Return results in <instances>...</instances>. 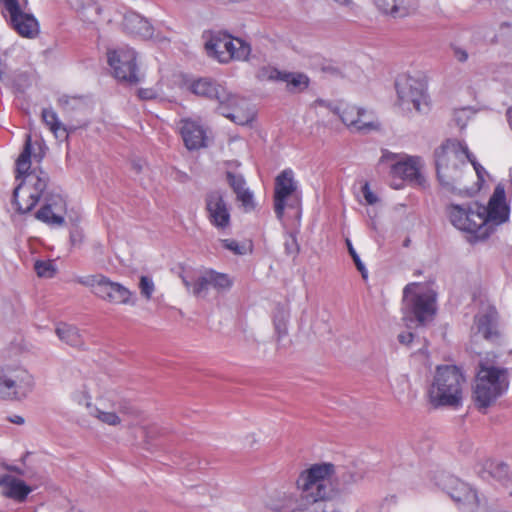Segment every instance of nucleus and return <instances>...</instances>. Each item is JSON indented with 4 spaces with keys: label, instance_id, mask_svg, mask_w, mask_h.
<instances>
[{
    "label": "nucleus",
    "instance_id": "1",
    "mask_svg": "<svg viewBox=\"0 0 512 512\" xmlns=\"http://www.w3.org/2000/svg\"><path fill=\"white\" fill-rule=\"evenodd\" d=\"M32 139L27 134L24 148L16 160V180L19 181L14 189L13 200L19 213L30 212L44 198V205L36 212L35 217L52 227H62L65 224L64 213L67 209L65 199L59 194L45 193L49 176L41 168H31Z\"/></svg>",
    "mask_w": 512,
    "mask_h": 512
},
{
    "label": "nucleus",
    "instance_id": "2",
    "mask_svg": "<svg viewBox=\"0 0 512 512\" xmlns=\"http://www.w3.org/2000/svg\"><path fill=\"white\" fill-rule=\"evenodd\" d=\"M505 200V188L498 184L487 206L478 202L450 204L446 207V214L455 228L473 235L475 240H484L497 226L508 220L509 207Z\"/></svg>",
    "mask_w": 512,
    "mask_h": 512
},
{
    "label": "nucleus",
    "instance_id": "3",
    "mask_svg": "<svg viewBox=\"0 0 512 512\" xmlns=\"http://www.w3.org/2000/svg\"><path fill=\"white\" fill-rule=\"evenodd\" d=\"M335 476L336 466L329 462L311 464L298 474L295 487L309 512L340 511Z\"/></svg>",
    "mask_w": 512,
    "mask_h": 512
},
{
    "label": "nucleus",
    "instance_id": "4",
    "mask_svg": "<svg viewBox=\"0 0 512 512\" xmlns=\"http://www.w3.org/2000/svg\"><path fill=\"white\" fill-rule=\"evenodd\" d=\"M188 90L198 97L217 102V110L236 124L247 125L252 122L254 113L248 108L244 98L232 93L215 79L201 77L187 83Z\"/></svg>",
    "mask_w": 512,
    "mask_h": 512
},
{
    "label": "nucleus",
    "instance_id": "5",
    "mask_svg": "<svg viewBox=\"0 0 512 512\" xmlns=\"http://www.w3.org/2000/svg\"><path fill=\"white\" fill-rule=\"evenodd\" d=\"M467 145L456 139L446 140L436 151V169L440 184L452 193L468 192L462 167L466 166Z\"/></svg>",
    "mask_w": 512,
    "mask_h": 512
},
{
    "label": "nucleus",
    "instance_id": "6",
    "mask_svg": "<svg viewBox=\"0 0 512 512\" xmlns=\"http://www.w3.org/2000/svg\"><path fill=\"white\" fill-rule=\"evenodd\" d=\"M467 385L463 370L456 365L437 366L433 381L428 389L430 404L435 407L462 406Z\"/></svg>",
    "mask_w": 512,
    "mask_h": 512
},
{
    "label": "nucleus",
    "instance_id": "7",
    "mask_svg": "<svg viewBox=\"0 0 512 512\" xmlns=\"http://www.w3.org/2000/svg\"><path fill=\"white\" fill-rule=\"evenodd\" d=\"M509 387L507 368L495 367L485 362L479 363L475 379L473 399L479 409L491 406Z\"/></svg>",
    "mask_w": 512,
    "mask_h": 512
},
{
    "label": "nucleus",
    "instance_id": "8",
    "mask_svg": "<svg viewBox=\"0 0 512 512\" xmlns=\"http://www.w3.org/2000/svg\"><path fill=\"white\" fill-rule=\"evenodd\" d=\"M435 303L436 294L432 289L421 283H410L403 289V319L415 318L420 324H423L435 314Z\"/></svg>",
    "mask_w": 512,
    "mask_h": 512
},
{
    "label": "nucleus",
    "instance_id": "9",
    "mask_svg": "<svg viewBox=\"0 0 512 512\" xmlns=\"http://www.w3.org/2000/svg\"><path fill=\"white\" fill-rule=\"evenodd\" d=\"M297 182L291 169L283 170L275 179L274 211L279 220L283 219L285 209L292 216H301V193L297 190Z\"/></svg>",
    "mask_w": 512,
    "mask_h": 512
},
{
    "label": "nucleus",
    "instance_id": "10",
    "mask_svg": "<svg viewBox=\"0 0 512 512\" xmlns=\"http://www.w3.org/2000/svg\"><path fill=\"white\" fill-rule=\"evenodd\" d=\"M315 104L326 107L337 114L342 122L353 132L368 133L380 128V124L372 111L354 104L340 103L333 106L322 99L316 100Z\"/></svg>",
    "mask_w": 512,
    "mask_h": 512
},
{
    "label": "nucleus",
    "instance_id": "11",
    "mask_svg": "<svg viewBox=\"0 0 512 512\" xmlns=\"http://www.w3.org/2000/svg\"><path fill=\"white\" fill-rule=\"evenodd\" d=\"M205 49L210 57L220 63L244 61L251 53V47L247 42L225 33L213 34L205 43Z\"/></svg>",
    "mask_w": 512,
    "mask_h": 512
},
{
    "label": "nucleus",
    "instance_id": "12",
    "mask_svg": "<svg viewBox=\"0 0 512 512\" xmlns=\"http://www.w3.org/2000/svg\"><path fill=\"white\" fill-rule=\"evenodd\" d=\"M34 388V378L21 368H0V399L23 400Z\"/></svg>",
    "mask_w": 512,
    "mask_h": 512
},
{
    "label": "nucleus",
    "instance_id": "13",
    "mask_svg": "<svg viewBox=\"0 0 512 512\" xmlns=\"http://www.w3.org/2000/svg\"><path fill=\"white\" fill-rule=\"evenodd\" d=\"M398 101L402 108L414 109L419 114L430 111V101L425 85L412 77L402 76L396 81Z\"/></svg>",
    "mask_w": 512,
    "mask_h": 512
},
{
    "label": "nucleus",
    "instance_id": "14",
    "mask_svg": "<svg viewBox=\"0 0 512 512\" xmlns=\"http://www.w3.org/2000/svg\"><path fill=\"white\" fill-rule=\"evenodd\" d=\"M179 276L188 292L200 299H207L211 288L218 293H224L233 285L232 279L227 274L212 269L205 270L193 281L185 272L180 273Z\"/></svg>",
    "mask_w": 512,
    "mask_h": 512
},
{
    "label": "nucleus",
    "instance_id": "15",
    "mask_svg": "<svg viewBox=\"0 0 512 512\" xmlns=\"http://www.w3.org/2000/svg\"><path fill=\"white\" fill-rule=\"evenodd\" d=\"M389 165L390 174L407 180L414 185L425 186V178L421 173L422 160L418 156L398 157L396 154L385 151L379 160V165Z\"/></svg>",
    "mask_w": 512,
    "mask_h": 512
},
{
    "label": "nucleus",
    "instance_id": "16",
    "mask_svg": "<svg viewBox=\"0 0 512 512\" xmlns=\"http://www.w3.org/2000/svg\"><path fill=\"white\" fill-rule=\"evenodd\" d=\"M78 283L91 288L97 297L114 304H129L133 295L128 288L102 274L80 277Z\"/></svg>",
    "mask_w": 512,
    "mask_h": 512
},
{
    "label": "nucleus",
    "instance_id": "17",
    "mask_svg": "<svg viewBox=\"0 0 512 512\" xmlns=\"http://www.w3.org/2000/svg\"><path fill=\"white\" fill-rule=\"evenodd\" d=\"M1 14L21 37L35 38L39 32V23L33 14L22 10L18 0H0Z\"/></svg>",
    "mask_w": 512,
    "mask_h": 512
},
{
    "label": "nucleus",
    "instance_id": "18",
    "mask_svg": "<svg viewBox=\"0 0 512 512\" xmlns=\"http://www.w3.org/2000/svg\"><path fill=\"white\" fill-rule=\"evenodd\" d=\"M108 63L115 78L120 81L136 84L139 82L136 52L129 47H121L108 51Z\"/></svg>",
    "mask_w": 512,
    "mask_h": 512
},
{
    "label": "nucleus",
    "instance_id": "19",
    "mask_svg": "<svg viewBox=\"0 0 512 512\" xmlns=\"http://www.w3.org/2000/svg\"><path fill=\"white\" fill-rule=\"evenodd\" d=\"M204 201L209 223L220 231L228 229L231 225V214L224 193L220 190H211L206 193Z\"/></svg>",
    "mask_w": 512,
    "mask_h": 512
},
{
    "label": "nucleus",
    "instance_id": "20",
    "mask_svg": "<svg viewBox=\"0 0 512 512\" xmlns=\"http://www.w3.org/2000/svg\"><path fill=\"white\" fill-rule=\"evenodd\" d=\"M265 506L273 512H309L298 491L284 488L272 491L267 496Z\"/></svg>",
    "mask_w": 512,
    "mask_h": 512
},
{
    "label": "nucleus",
    "instance_id": "21",
    "mask_svg": "<svg viewBox=\"0 0 512 512\" xmlns=\"http://www.w3.org/2000/svg\"><path fill=\"white\" fill-rule=\"evenodd\" d=\"M448 495L458 506L467 511H475L479 506L477 492L467 483L455 477H449L445 486Z\"/></svg>",
    "mask_w": 512,
    "mask_h": 512
},
{
    "label": "nucleus",
    "instance_id": "22",
    "mask_svg": "<svg viewBox=\"0 0 512 512\" xmlns=\"http://www.w3.org/2000/svg\"><path fill=\"white\" fill-rule=\"evenodd\" d=\"M179 131L188 150H197L205 146L206 134L199 122L188 118L181 119Z\"/></svg>",
    "mask_w": 512,
    "mask_h": 512
},
{
    "label": "nucleus",
    "instance_id": "23",
    "mask_svg": "<svg viewBox=\"0 0 512 512\" xmlns=\"http://www.w3.org/2000/svg\"><path fill=\"white\" fill-rule=\"evenodd\" d=\"M477 332L488 341L495 342L500 337L498 313L494 307H487L475 316Z\"/></svg>",
    "mask_w": 512,
    "mask_h": 512
},
{
    "label": "nucleus",
    "instance_id": "24",
    "mask_svg": "<svg viewBox=\"0 0 512 512\" xmlns=\"http://www.w3.org/2000/svg\"><path fill=\"white\" fill-rule=\"evenodd\" d=\"M383 14L394 18H403L417 10V0H372Z\"/></svg>",
    "mask_w": 512,
    "mask_h": 512
},
{
    "label": "nucleus",
    "instance_id": "25",
    "mask_svg": "<svg viewBox=\"0 0 512 512\" xmlns=\"http://www.w3.org/2000/svg\"><path fill=\"white\" fill-rule=\"evenodd\" d=\"M0 489L4 497L18 502H23L32 491L23 480L10 474L0 476Z\"/></svg>",
    "mask_w": 512,
    "mask_h": 512
},
{
    "label": "nucleus",
    "instance_id": "26",
    "mask_svg": "<svg viewBox=\"0 0 512 512\" xmlns=\"http://www.w3.org/2000/svg\"><path fill=\"white\" fill-rule=\"evenodd\" d=\"M123 28L129 34L145 39L153 36V27L150 22L135 12H128L123 19Z\"/></svg>",
    "mask_w": 512,
    "mask_h": 512
},
{
    "label": "nucleus",
    "instance_id": "27",
    "mask_svg": "<svg viewBox=\"0 0 512 512\" xmlns=\"http://www.w3.org/2000/svg\"><path fill=\"white\" fill-rule=\"evenodd\" d=\"M55 332L58 338L65 344L78 349L84 347V339L75 326L61 323L57 326Z\"/></svg>",
    "mask_w": 512,
    "mask_h": 512
},
{
    "label": "nucleus",
    "instance_id": "28",
    "mask_svg": "<svg viewBox=\"0 0 512 512\" xmlns=\"http://www.w3.org/2000/svg\"><path fill=\"white\" fill-rule=\"evenodd\" d=\"M363 478V474L356 470L355 467L352 468H338L336 467V476L334 478V483H337V488L339 491L341 488L345 489L349 486L358 483Z\"/></svg>",
    "mask_w": 512,
    "mask_h": 512
},
{
    "label": "nucleus",
    "instance_id": "29",
    "mask_svg": "<svg viewBox=\"0 0 512 512\" xmlns=\"http://www.w3.org/2000/svg\"><path fill=\"white\" fill-rule=\"evenodd\" d=\"M42 119L49 127L50 131L56 138L67 139L68 134L66 128L59 121L56 112L53 109L45 108L42 110Z\"/></svg>",
    "mask_w": 512,
    "mask_h": 512
},
{
    "label": "nucleus",
    "instance_id": "30",
    "mask_svg": "<svg viewBox=\"0 0 512 512\" xmlns=\"http://www.w3.org/2000/svg\"><path fill=\"white\" fill-rule=\"evenodd\" d=\"M86 407L90 416L98 419L104 424L116 426L121 422L120 417L115 412L103 411L89 401L86 402Z\"/></svg>",
    "mask_w": 512,
    "mask_h": 512
},
{
    "label": "nucleus",
    "instance_id": "31",
    "mask_svg": "<svg viewBox=\"0 0 512 512\" xmlns=\"http://www.w3.org/2000/svg\"><path fill=\"white\" fill-rule=\"evenodd\" d=\"M283 82L287 83L290 91L299 92L305 90L309 86V77L304 73H287L284 72Z\"/></svg>",
    "mask_w": 512,
    "mask_h": 512
},
{
    "label": "nucleus",
    "instance_id": "32",
    "mask_svg": "<svg viewBox=\"0 0 512 512\" xmlns=\"http://www.w3.org/2000/svg\"><path fill=\"white\" fill-rule=\"evenodd\" d=\"M467 161H469L472 164V166L475 170V173L477 175V178H478V187L475 189L468 188L469 191L466 193L470 194L471 192H474V191L480 189L481 184L485 181V176L487 175V171L480 163L477 162L475 156L470 151L467 154Z\"/></svg>",
    "mask_w": 512,
    "mask_h": 512
},
{
    "label": "nucleus",
    "instance_id": "33",
    "mask_svg": "<svg viewBox=\"0 0 512 512\" xmlns=\"http://www.w3.org/2000/svg\"><path fill=\"white\" fill-rule=\"evenodd\" d=\"M59 105L64 111L71 112L80 109L84 106V101L81 97L76 96H62L59 98Z\"/></svg>",
    "mask_w": 512,
    "mask_h": 512
},
{
    "label": "nucleus",
    "instance_id": "34",
    "mask_svg": "<svg viewBox=\"0 0 512 512\" xmlns=\"http://www.w3.org/2000/svg\"><path fill=\"white\" fill-rule=\"evenodd\" d=\"M284 72L279 71L274 67L265 66L258 71V78L260 80H279L282 81Z\"/></svg>",
    "mask_w": 512,
    "mask_h": 512
},
{
    "label": "nucleus",
    "instance_id": "35",
    "mask_svg": "<svg viewBox=\"0 0 512 512\" xmlns=\"http://www.w3.org/2000/svg\"><path fill=\"white\" fill-rule=\"evenodd\" d=\"M345 243H346L348 252H349L350 256L352 257V259L354 261V264H355L356 268L361 273L363 278H367L368 271H367L365 265L363 264V262L361 261V259H360L359 255L357 254L356 250L354 249L351 240L349 238H347L345 240Z\"/></svg>",
    "mask_w": 512,
    "mask_h": 512
},
{
    "label": "nucleus",
    "instance_id": "36",
    "mask_svg": "<svg viewBox=\"0 0 512 512\" xmlns=\"http://www.w3.org/2000/svg\"><path fill=\"white\" fill-rule=\"evenodd\" d=\"M139 289L141 295L145 299L150 300L155 291L153 280L148 276H141L139 280Z\"/></svg>",
    "mask_w": 512,
    "mask_h": 512
},
{
    "label": "nucleus",
    "instance_id": "37",
    "mask_svg": "<svg viewBox=\"0 0 512 512\" xmlns=\"http://www.w3.org/2000/svg\"><path fill=\"white\" fill-rule=\"evenodd\" d=\"M35 271L39 277L51 278L55 273V268L51 261H37Z\"/></svg>",
    "mask_w": 512,
    "mask_h": 512
},
{
    "label": "nucleus",
    "instance_id": "38",
    "mask_svg": "<svg viewBox=\"0 0 512 512\" xmlns=\"http://www.w3.org/2000/svg\"><path fill=\"white\" fill-rule=\"evenodd\" d=\"M238 202H240L241 207L245 212H251L256 207V202L254 200V195L251 190H248L247 192L239 195L238 198H236Z\"/></svg>",
    "mask_w": 512,
    "mask_h": 512
},
{
    "label": "nucleus",
    "instance_id": "39",
    "mask_svg": "<svg viewBox=\"0 0 512 512\" xmlns=\"http://www.w3.org/2000/svg\"><path fill=\"white\" fill-rule=\"evenodd\" d=\"M285 252L287 255L295 257L299 253V244L295 234L288 233L284 241Z\"/></svg>",
    "mask_w": 512,
    "mask_h": 512
},
{
    "label": "nucleus",
    "instance_id": "40",
    "mask_svg": "<svg viewBox=\"0 0 512 512\" xmlns=\"http://www.w3.org/2000/svg\"><path fill=\"white\" fill-rule=\"evenodd\" d=\"M470 110L467 108L456 109L453 113V121L460 128L464 129L468 123Z\"/></svg>",
    "mask_w": 512,
    "mask_h": 512
},
{
    "label": "nucleus",
    "instance_id": "41",
    "mask_svg": "<svg viewBox=\"0 0 512 512\" xmlns=\"http://www.w3.org/2000/svg\"><path fill=\"white\" fill-rule=\"evenodd\" d=\"M227 181L234 193L239 189H242L244 186H246V181L244 177L240 174L227 172Z\"/></svg>",
    "mask_w": 512,
    "mask_h": 512
},
{
    "label": "nucleus",
    "instance_id": "42",
    "mask_svg": "<svg viewBox=\"0 0 512 512\" xmlns=\"http://www.w3.org/2000/svg\"><path fill=\"white\" fill-rule=\"evenodd\" d=\"M221 243L224 248L232 251L236 255L244 254V247L241 246L236 240L233 239H223Z\"/></svg>",
    "mask_w": 512,
    "mask_h": 512
},
{
    "label": "nucleus",
    "instance_id": "43",
    "mask_svg": "<svg viewBox=\"0 0 512 512\" xmlns=\"http://www.w3.org/2000/svg\"><path fill=\"white\" fill-rule=\"evenodd\" d=\"M362 193H363V197L366 201L367 204L369 205H373L375 203H377L378 201V197L376 196V194H374L371 189H370V186H369V183H365L362 187Z\"/></svg>",
    "mask_w": 512,
    "mask_h": 512
},
{
    "label": "nucleus",
    "instance_id": "44",
    "mask_svg": "<svg viewBox=\"0 0 512 512\" xmlns=\"http://www.w3.org/2000/svg\"><path fill=\"white\" fill-rule=\"evenodd\" d=\"M84 240V234L81 229L74 227L70 231V242L73 246H79Z\"/></svg>",
    "mask_w": 512,
    "mask_h": 512
},
{
    "label": "nucleus",
    "instance_id": "45",
    "mask_svg": "<svg viewBox=\"0 0 512 512\" xmlns=\"http://www.w3.org/2000/svg\"><path fill=\"white\" fill-rule=\"evenodd\" d=\"M138 96L142 100H152L158 97V92L153 88H141L138 90Z\"/></svg>",
    "mask_w": 512,
    "mask_h": 512
},
{
    "label": "nucleus",
    "instance_id": "46",
    "mask_svg": "<svg viewBox=\"0 0 512 512\" xmlns=\"http://www.w3.org/2000/svg\"><path fill=\"white\" fill-rule=\"evenodd\" d=\"M274 325L279 337L286 335L287 329L284 321L275 319Z\"/></svg>",
    "mask_w": 512,
    "mask_h": 512
},
{
    "label": "nucleus",
    "instance_id": "47",
    "mask_svg": "<svg viewBox=\"0 0 512 512\" xmlns=\"http://www.w3.org/2000/svg\"><path fill=\"white\" fill-rule=\"evenodd\" d=\"M414 335L411 332L401 333L398 335V340L401 344L409 345L413 341Z\"/></svg>",
    "mask_w": 512,
    "mask_h": 512
},
{
    "label": "nucleus",
    "instance_id": "48",
    "mask_svg": "<svg viewBox=\"0 0 512 512\" xmlns=\"http://www.w3.org/2000/svg\"><path fill=\"white\" fill-rule=\"evenodd\" d=\"M454 54H455V57L457 58V60L460 62H465L468 59V54L463 49H460V48L455 49Z\"/></svg>",
    "mask_w": 512,
    "mask_h": 512
},
{
    "label": "nucleus",
    "instance_id": "49",
    "mask_svg": "<svg viewBox=\"0 0 512 512\" xmlns=\"http://www.w3.org/2000/svg\"><path fill=\"white\" fill-rule=\"evenodd\" d=\"M9 421L14 424L22 425L24 424V418L20 415H14L9 418Z\"/></svg>",
    "mask_w": 512,
    "mask_h": 512
},
{
    "label": "nucleus",
    "instance_id": "50",
    "mask_svg": "<svg viewBox=\"0 0 512 512\" xmlns=\"http://www.w3.org/2000/svg\"><path fill=\"white\" fill-rule=\"evenodd\" d=\"M497 469L500 470V472H503L504 474L508 473L509 467L505 463H500L497 465Z\"/></svg>",
    "mask_w": 512,
    "mask_h": 512
},
{
    "label": "nucleus",
    "instance_id": "51",
    "mask_svg": "<svg viewBox=\"0 0 512 512\" xmlns=\"http://www.w3.org/2000/svg\"><path fill=\"white\" fill-rule=\"evenodd\" d=\"M248 190H250V189H249V188H247L246 186H244L242 189H239L238 191H236V192H235V194H236V198H238V197H239V195H241V194H243V193L247 192Z\"/></svg>",
    "mask_w": 512,
    "mask_h": 512
},
{
    "label": "nucleus",
    "instance_id": "52",
    "mask_svg": "<svg viewBox=\"0 0 512 512\" xmlns=\"http://www.w3.org/2000/svg\"><path fill=\"white\" fill-rule=\"evenodd\" d=\"M43 158V154H34V159L37 161V162H41Z\"/></svg>",
    "mask_w": 512,
    "mask_h": 512
},
{
    "label": "nucleus",
    "instance_id": "53",
    "mask_svg": "<svg viewBox=\"0 0 512 512\" xmlns=\"http://www.w3.org/2000/svg\"><path fill=\"white\" fill-rule=\"evenodd\" d=\"M356 512H371V511H369L366 508H361V509L357 510Z\"/></svg>",
    "mask_w": 512,
    "mask_h": 512
}]
</instances>
